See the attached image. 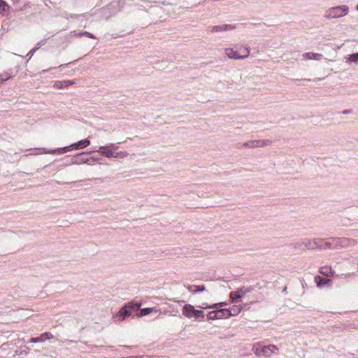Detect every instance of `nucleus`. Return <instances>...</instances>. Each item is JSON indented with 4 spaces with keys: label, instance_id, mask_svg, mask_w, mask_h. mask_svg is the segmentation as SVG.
I'll return each mask as SVG.
<instances>
[{
    "label": "nucleus",
    "instance_id": "f257e3e1",
    "mask_svg": "<svg viewBox=\"0 0 358 358\" xmlns=\"http://www.w3.org/2000/svg\"><path fill=\"white\" fill-rule=\"evenodd\" d=\"M346 240L343 238L331 237L326 240L322 238L308 239V250H327L334 249L338 245L343 246Z\"/></svg>",
    "mask_w": 358,
    "mask_h": 358
},
{
    "label": "nucleus",
    "instance_id": "f03ea898",
    "mask_svg": "<svg viewBox=\"0 0 358 358\" xmlns=\"http://www.w3.org/2000/svg\"><path fill=\"white\" fill-rule=\"evenodd\" d=\"M141 306V303L139 301H130L124 304L119 310V312L114 316L115 322L123 321L126 318L132 315L133 313L138 311Z\"/></svg>",
    "mask_w": 358,
    "mask_h": 358
},
{
    "label": "nucleus",
    "instance_id": "7ed1b4c3",
    "mask_svg": "<svg viewBox=\"0 0 358 358\" xmlns=\"http://www.w3.org/2000/svg\"><path fill=\"white\" fill-rule=\"evenodd\" d=\"M250 49L248 46H235L233 48L225 49V53L230 59H242L248 57Z\"/></svg>",
    "mask_w": 358,
    "mask_h": 358
},
{
    "label": "nucleus",
    "instance_id": "20e7f679",
    "mask_svg": "<svg viewBox=\"0 0 358 358\" xmlns=\"http://www.w3.org/2000/svg\"><path fill=\"white\" fill-rule=\"evenodd\" d=\"M348 12L349 8L346 5L331 7L326 10L324 17L326 19L338 18L345 16Z\"/></svg>",
    "mask_w": 358,
    "mask_h": 358
},
{
    "label": "nucleus",
    "instance_id": "39448f33",
    "mask_svg": "<svg viewBox=\"0 0 358 358\" xmlns=\"http://www.w3.org/2000/svg\"><path fill=\"white\" fill-rule=\"evenodd\" d=\"M182 314L187 318L195 319L199 321L205 320V314L203 310L195 309L194 306L191 304H185L182 307Z\"/></svg>",
    "mask_w": 358,
    "mask_h": 358
},
{
    "label": "nucleus",
    "instance_id": "423d86ee",
    "mask_svg": "<svg viewBox=\"0 0 358 358\" xmlns=\"http://www.w3.org/2000/svg\"><path fill=\"white\" fill-rule=\"evenodd\" d=\"M94 151L90 152H82L81 153L77 154L70 158V160L66 163V165L69 164H85L87 162L86 158L85 155L91 154Z\"/></svg>",
    "mask_w": 358,
    "mask_h": 358
},
{
    "label": "nucleus",
    "instance_id": "0eeeda50",
    "mask_svg": "<svg viewBox=\"0 0 358 358\" xmlns=\"http://www.w3.org/2000/svg\"><path fill=\"white\" fill-rule=\"evenodd\" d=\"M71 149H73V146H71V144L68 146H65L63 148H56V149H52V150H48L46 148H35L34 150L38 151V150H43V153L45 154H64L66 152H69Z\"/></svg>",
    "mask_w": 358,
    "mask_h": 358
},
{
    "label": "nucleus",
    "instance_id": "6e6552de",
    "mask_svg": "<svg viewBox=\"0 0 358 358\" xmlns=\"http://www.w3.org/2000/svg\"><path fill=\"white\" fill-rule=\"evenodd\" d=\"M236 28V25L234 24H221L216 25L211 27V31L213 32H221L226 31L229 30L235 29Z\"/></svg>",
    "mask_w": 358,
    "mask_h": 358
},
{
    "label": "nucleus",
    "instance_id": "1a4fd4ad",
    "mask_svg": "<svg viewBox=\"0 0 358 358\" xmlns=\"http://www.w3.org/2000/svg\"><path fill=\"white\" fill-rule=\"evenodd\" d=\"M96 152L107 158L113 157V151L108 147V144L106 145L100 146Z\"/></svg>",
    "mask_w": 358,
    "mask_h": 358
},
{
    "label": "nucleus",
    "instance_id": "9d476101",
    "mask_svg": "<svg viewBox=\"0 0 358 358\" xmlns=\"http://www.w3.org/2000/svg\"><path fill=\"white\" fill-rule=\"evenodd\" d=\"M90 145V141L87 138L78 141L76 143H72L73 149L80 150L87 148Z\"/></svg>",
    "mask_w": 358,
    "mask_h": 358
},
{
    "label": "nucleus",
    "instance_id": "9b49d317",
    "mask_svg": "<svg viewBox=\"0 0 358 358\" xmlns=\"http://www.w3.org/2000/svg\"><path fill=\"white\" fill-rule=\"evenodd\" d=\"M152 312L157 313L158 310L156 309L155 308H145L142 309L139 308L138 311H136V315L138 317H141L143 316L148 315Z\"/></svg>",
    "mask_w": 358,
    "mask_h": 358
},
{
    "label": "nucleus",
    "instance_id": "f8f14e48",
    "mask_svg": "<svg viewBox=\"0 0 358 358\" xmlns=\"http://www.w3.org/2000/svg\"><path fill=\"white\" fill-rule=\"evenodd\" d=\"M277 350H278V348H276V346H275L273 345H269L262 346L261 351L264 356L268 357L272 353H274V352Z\"/></svg>",
    "mask_w": 358,
    "mask_h": 358
},
{
    "label": "nucleus",
    "instance_id": "ddd939ff",
    "mask_svg": "<svg viewBox=\"0 0 358 358\" xmlns=\"http://www.w3.org/2000/svg\"><path fill=\"white\" fill-rule=\"evenodd\" d=\"M74 83H75V82L73 80H69L56 81L54 85V87H55L58 89H62V88L67 87Z\"/></svg>",
    "mask_w": 358,
    "mask_h": 358
},
{
    "label": "nucleus",
    "instance_id": "4468645a",
    "mask_svg": "<svg viewBox=\"0 0 358 358\" xmlns=\"http://www.w3.org/2000/svg\"><path fill=\"white\" fill-rule=\"evenodd\" d=\"M303 57L307 59L320 60L323 57V55L319 53L305 52L303 55Z\"/></svg>",
    "mask_w": 358,
    "mask_h": 358
},
{
    "label": "nucleus",
    "instance_id": "2eb2a0df",
    "mask_svg": "<svg viewBox=\"0 0 358 358\" xmlns=\"http://www.w3.org/2000/svg\"><path fill=\"white\" fill-rule=\"evenodd\" d=\"M187 289L190 292H192L193 294H196L198 292H203L206 289V287L203 285H192L187 286Z\"/></svg>",
    "mask_w": 358,
    "mask_h": 358
},
{
    "label": "nucleus",
    "instance_id": "dca6fc26",
    "mask_svg": "<svg viewBox=\"0 0 358 358\" xmlns=\"http://www.w3.org/2000/svg\"><path fill=\"white\" fill-rule=\"evenodd\" d=\"M315 281L317 287H322L326 285L330 281V280L320 275H316L315 277Z\"/></svg>",
    "mask_w": 358,
    "mask_h": 358
},
{
    "label": "nucleus",
    "instance_id": "f3484780",
    "mask_svg": "<svg viewBox=\"0 0 358 358\" xmlns=\"http://www.w3.org/2000/svg\"><path fill=\"white\" fill-rule=\"evenodd\" d=\"M217 310L220 319L229 318L231 317V313L229 311V308H220L217 309Z\"/></svg>",
    "mask_w": 358,
    "mask_h": 358
},
{
    "label": "nucleus",
    "instance_id": "a211bd4d",
    "mask_svg": "<svg viewBox=\"0 0 358 358\" xmlns=\"http://www.w3.org/2000/svg\"><path fill=\"white\" fill-rule=\"evenodd\" d=\"M243 292V288L239 289L236 291H232L230 292V299L232 301L235 302L237 301L238 299H241L243 297V294H239V292Z\"/></svg>",
    "mask_w": 358,
    "mask_h": 358
},
{
    "label": "nucleus",
    "instance_id": "6ab92c4d",
    "mask_svg": "<svg viewBox=\"0 0 358 358\" xmlns=\"http://www.w3.org/2000/svg\"><path fill=\"white\" fill-rule=\"evenodd\" d=\"M308 239H303L302 241L297 242L293 244V247L295 249L299 250H308Z\"/></svg>",
    "mask_w": 358,
    "mask_h": 358
},
{
    "label": "nucleus",
    "instance_id": "aec40b11",
    "mask_svg": "<svg viewBox=\"0 0 358 358\" xmlns=\"http://www.w3.org/2000/svg\"><path fill=\"white\" fill-rule=\"evenodd\" d=\"M45 40H43V41H39L36 46L35 48H34L33 49H31L27 55V57H29V58H31L33 55L35 53V52L38 49L40 48L41 46H43V45H45Z\"/></svg>",
    "mask_w": 358,
    "mask_h": 358
},
{
    "label": "nucleus",
    "instance_id": "412c9836",
    "mask_svg": "<svg viewBox=\"0 0 358 358\" xmlns=\"http://www.w3.org/2000/svg\"><path fill=\"white\" fill-rule=\"evenodd\" d=\"M241 309H242V307L240 305H238V306L234 305L232 307H231L230 308H229V311L231 313V316L237 315L241 312Z\"/></svg>",
    "mask_w": 358,
    "mask_h": 358
},
{
    "label": "nucleus",
    "instance_id": "4be33fe9",
    "mask_svg": "<svg viewBox=\"0 0 358 358\" xmlns=\"http://www.w3.org/2000/svg\"><path fill=\"white\" fill-rule=\"evenodd\" d=\"M217 309L209 312L207 315V320H219Z\"/></svg>",
    "mask_w": 358,
    "mask_h": 358
},
{
    "label": "nucleus",
    "instance_id": "5701e85b",
    "mask_svg": "<svg viewBox=\"0 0 358 358\" xmlns=\"http://www.w3.org/2000/svg\"><path fill=\"white\" fill-rule=\"evenodd\" d=\"M8 10V6L3 0H0V13L4 15Z\"/></svg>",
    "mask_w": 358,
    "mask_h": 358
},
{
    "label": "nucleus",
    "instance_id": "b1692460",
    "mask_svg": "<svg viewBox=\"0 0 358 358\" xmlns=\"http://www.w3.org/2000/svg\"><path fill=\"white\" fill-rule=\"evenodd\" d=\"M348 60L351 63H358V52L353 53L349 55Z\"/></svg>",
    "mask_w": 358,
    "mask_h": 358
},
{
    "label": "nucleus",
    "instance_id": "393cba45",
    "mask_svg": "<svg viewBox=\"0 0 358 358\" xmlns=\"http://www.w3.org/2000/svg\"><path fill=\"white\" fill-rule=\"evenodd\" d=\"M75 35L78 37L85 36H87L90 38H95V36L92 34L87 32V31L78 32V34H76Z\"/></svg>",
    "mask_w": 358,
    "mask_h": 358
},
{
    "label": "nucleus",
    "instance_id": "a878e982",
    "mask_svg": "<svg viewBox=\"0 0 358 358\" xmlns=\"http://www.w3.org/2000/svg\"><path fill=\"white\" fill-rule=\"evenodd\" d=\"M128 155V153L127 152H113V157L115 158H124Z\"/></svg>",
    "mask_w": 358,
    "mask_h": 358
},
{
    "label": "nucleus",
    "instance_id": "bb28decb",
    "mask_svg": "<svg viewBox=\"0 0 358 358\" xmlns=\"http://www.w3.org/2000/svg\"><path fill=\"white\" fill-rule=\"evenodd\" d=\"M320 273L324 275L328 276L331 273V269L328 266H324L320 268Z\"/></svg>",
    "mask_w": 358,
    "mask_h": 358
},
{
    "label": "nucleus",
    "instance_id": "cd10ccee",
    "mask_svg": "<svg viewBox=\"0 0 358 358\" xmlns=\"http://www.w3.org/2000/svg\"><path fill=\"white\" fill-rule=\"evenodd\" d=\"M250 148H260L259 140L250 141Z\"/></svg>",
    "mask_w": 358,
    "mask_h": 358
},
{
    "label": "nucleus",
    "instance_id": "c85d7f7f",
    "mask_svg": "<svg viewBox=\"0 0 358 358\" xmlns=\"http://www.w3.org/2000/svg\"><path fill=\"white\" fill-rule=\"evenodd\" d=\"M262 346H260L259 345H254L253 347V351L255 353V355H257V356H259L261 355H262V352L261 351V349H262Z\"/></svg>",
    "mask_w": 358,
    "mask_h": 358
},
{
    "label": "nucleus",
    "instance_id": "c756f323",
    "mask_svg": "<svg viewBox=\"0 0 358 358\" xmlns=\"http://www.w3.org/2000/svg\"><path fill=\"white\" fill-rule=\"evenodd\" d=\"M271 143H272V141H270V140H268V139H266V140H259L260 148L269 145L271 144Z\"/></svg>",
    "mask_w": 358,
    "mask_h": 358
},
{
    "label": "nucleus",
    "instance_id": "7c9ffc66",
    "mask_svg": "<svg viewBox=\"0 0 358 358\" xmlns=\"http://www.w3.org/2000/svg\"><path fill=\"white\" fill-rule=\"evenodd\" d=\"M96 160H97V159L94 157H92L90 158L87 157L86 158L87 162H85V164H87L88 165H93L96 162Z\"/></svg>",
    "mask_w": 358,
    "mask_h": 358
},
{
    "label": "nucleus",
    "instance_id": "2f4dec72",
    "mask_svg": "<svg viewBox=\"0 0 358 358\" xmlns=\"http://www.w3.org/2000/svg\"><path fill=\"white\" fill-rule=\"evenodd\" d=\"M120 143H108V147L113 151L115 152V150H117L119 148L118 145L120 144Z\"/></svg>",
    "mask_w": 358,
    "mask_h": 358
},
{
    "label": "nucleus",
    "instance_id": "473e14b6",
    "mask_svg": "<svg viewBox=\"0 0 358 358\" xmlns=\"http://www.w3.org/2000/svg\"><path fill=\"white\" fill-rule=\"evenodd\" d=\"M44 337H32L31 339V343L42 342L44 341Z\"/></svg>",
    "mask_w": 358,
    "mask_h": 358
},
{
    "label": "nucleus",
    "instance_id": "72a5a7b5",
    "mask_svg": "<svg viewBox=\"0 0 358 358\" xmlns=\"http://www.w3.org/2000/svg\"><path fill=\"white\" fill-rule=\"evenodd\" d=\"M222 303H215V304H213V305L208 306H199V308H201V309L213 308H215L217 305H221L222 306Z\"/></svg>",
    "mask_w": 358,
    "mask_h": 358
},
{
    "label": "nucleus",
    "instance_id": "f704fd0d",
    "mask_svg": "<svg viewBox=\"0 0 358 358\" xmlns=\"http://www.w3.org/2000/svg\"><path fill=\"white\" fill-rule=\"evenodd\" d=\"M31 150H29V149H27L25 150H24V156H28L29 155H38V154H41L42 152H34V153H30L29 152Z\"/></svg>",
    "mask_w": 358,
    "mask_h": 358
},
{
    "label": "nucleus",
    "instance_id": "c9c22d12",
    "mask_svg": "<svg viewBox=\"0 0 358 358\" xmlns=\"http://www.w3.org/2000/svg\"><path fill=\"white\" fill-rule=\"evenodd\" d=\"M242 148H250V142H245L241 145Z\"/></svg>",
    "mask_w": 358,
    "mask_h": 358
},
{
    "label": "nucleus",
    "instance_id": "e433bc0d",
    "mask_svg": "<svg viewBox=\"0 0 358 358\" xmlns=\"http://www.w3.org/2000/svg\"><path fill=\"white\" fill-rule=\"evenodd\" d=\"M39 336H52V334H50L49 332H44L43 334H41Z\"/></svg>",
    "mask_w": 358,
    "mask_h": 358
},
{
    "label": "nucleus",
    "instance_id": "4c0bfd02",
    "mask_svg": "<svg viewBox=\"0 0 358 358\" xmlns=\"http://www.w3.org/2000/svg\"><path fill=\"white\" fill-rule=\"evenodd\" d=\"M351 110H345L343 111V113L346 115V114H349L350 113Z\"/></svg>",
    "mask_w": 358,
    "mask_h": 358
},
{
    "label": "nucleus",
    "instance_id": "58836bf2",
    "mask_svg": "<svg viewBox=\"0 0 358 358\" xmlns=\"http://www.w3.org/2000/svg\"><path fill=\"white\" fill-rule=\"evenodd\" d=\"M246 292H247L246 291H245V292H244V291L243 290V292H239V294H243V296L246 294Z\"/></svg>",
    "mask_w": 358,
    "mask_h": 358
},
{
    "label": "nucleus",
    "instance_id": "ea45409f",
    "mask_svg": "<svg viewBox=\"0 0 358 358\" xmlns=\"http://www.w3.org/2000/svg\"><path fill=\"white\" fill-rule=\"evenodd\" d=\"M286 290H287V287H285L283 289L282 292H286Z\"/></svg>",
    "mask_w": 358,
    "mask_h": 358
},
{
    "label": "nucleus",
    "instance_id": "a19ab883",
    "mask_svg": "<svg viewBox=\"0 0 358 358\" xmlns=\"http://www.w3.org/2000/svg\"><path fill=\"white\" fill-rule=\"evenodd\" d=\"M29 316H27L26 321L27 322V321H29Z\"/></svg>",
    "mask_w": 358,
    "mask_h": 358
},
{
    "label": "nucleus",
    "instance_id": "79ce46f5",
    "mask_svg": "<svg viewBox=\"0 0 358 358\" xmlns=\"http://www.w3.org/2000/svg\"><path fill=\"white\" fill-rule=\"evenodd\" d=\"M356 9H357V10H358V3H357V5L356 6Z\"/></svg>",
    "mask_w": 358,
    "mask_h": 358
},
{
    "label": "nucleus",
    "instance_id": "37998d69",
    "mask_svg": "<svg viewBox=\"0 0 358 358\" xmlns=\"http://www.w3.org/2000/svg\"><path fill=\"white\" fill-rule=\"evenodd\" d=\"M45 338H47V339H49V338H50L51 337L48 336V337H45Z\"/></svg>",
    "mask_w": 358,
    "mask_h": 358
},
{
    "label": "nucleus",
    "instance_id": "c03bdc74",
    "mask_svg": "<svg viewBox=\"0 0 358 358\" xmlns=\"http://www.w3.org/2000/svg\"><path fill=\"white\" fill-rule=\"evenodd\" d=\"M64 66V64H60V66H59V68H60V67H62V66Z\"/></svg>",
    "mask_w": 358,
    "mask_h": 358
},
{
    "label": "nucleus",
    "instance_id": "a18cd8bd",
    "mask_svg": "<svg viewBox=\"0 0 358 358\" xmlns=\"http://www.w3.org/2000/svg\"><path fill=\"white\" fill-rule=\"evenodd\" d=\"M56 69V67H50V69Z\"/></svg>",
    "mask_w": 358,
    "mask_h": 358
},
{
    "label": "nucleus",
    "instance_id": "49530a36",
    "mask_svg": "<svg viewBox=\"0 0 358 358\" xmlns=\"http://www.w3.org/2000/svg\"><path fill=\"white\" fill-rule=\"evenodd\" d=\"M48 70H43V72L45 73V72H47Z\"/></svg>",
    "mask_w": 358,
    "mask_h": 358
},
{
    "label": "nucleus",
    "instance_id": "de8ad7c7",
    "mask_svg": "<svg viewBox=\"0 0 358 358\" xmlns=\"http://www.w3.org/2000/svg\"><path fill=\"white\" fill-rule=\"evenodd\" d=\"M23 316H24H24H27V314H25V313H24Z\"/></svg>",
    "mask_w": 358,
    "mask_h": 358
},
{
    "label": "nucleus",
    "instance_id": "09e8293b",
    "mask_svg": "<svg viewBox=\"0 0 358 358\" xmlns=\"http://www.w3.org/2000/svg\"><path fill=\"white\" fill-rule=\"evenodd\" d=\"M357 352H358V350H357Z\"/></svg>",
    "mask_w": 358,
    "mask_h": 358
}]
</instances>
